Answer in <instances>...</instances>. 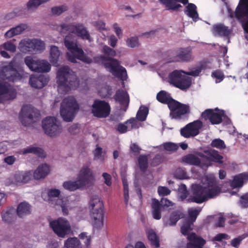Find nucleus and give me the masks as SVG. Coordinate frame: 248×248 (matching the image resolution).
<instances>
[{
	"instance_id": "nucleus-32",
	"label": "nucleus",
	"mask_w": 248,
	"mask_h": 248,
	"mask_svg": "<svg viewBox=\"0 0 248 248\" xmlns=\"http://www.w3.org/2000/svg\"><path fill=\"white\" fill-rule=\"evenodd\" d=\"M151 208L153 218L156 220L160 219L161 218V211L163 208L161 207L159 201L155 198L152 199Z\"/></svg>"
},
{
	"instance_id": "nucleus-64",
	"label": "nucleus",
	"mask_w": 248,
	"mask_h": 248,
	"mask_svg": "<svg viewBox=\"0 0 248 248\" xmlns=\"http://www.w3.org/2000/svg\"><path fill=\"white\" fill-rule=\"evenodd\" d=\"M60 194V191L57 189H49L48 192V196L49 198L58 197Z\"/></svg>"
},
{
	"instance_id": "nucleus-51",
	"label": "nucleus",
	"mask_w": 248,
	"mask_h": 248,
	"mask_svg": "<svg viewBox=\"0 0 248 248\" xmlns=\"http://www.w3.org/2000/svg\"><path fill=\"white\" fill-rule=\"evenodd\" d=\"M67 10V6L62 5L58 7H54L51 8V12L53 15L59 16L63 12Z\"/></svg>"
},
{
	"instance_id": "nucleus-55",
	"label": "nucleus",
	"mask_w": 248,
	"mask_h": 248,
	"mask_svg": "<svg viewBox=\"0 0 248 248\" xmlns=\"http://www.w3.org/2000/svg\"><path fill=\"white\" fill-rule=\"evenodd\" d=\"M212 76L216 79L217 83L222 81L224 78L223 73L219 70L213 72L212 73Z\"/></svg>"
},
{
	"instance_id": "nucleus-9",
	"label": "nucleus",
	"mask_w": 248,
	"mask_h": 248,
	"mask_svg": "<svg viewBox=\"0 0 248 248\" xmlns=\"http://www.w3.org/2000/svg\"><path fill=\"white\" fill-rule=\"evenodd\" d=\"M61 32L68 31L76 34L83 40L91 41V36L86 28L82 23H72L61 25Z\"/></svg>"
},
{
	"instance_id": "nucleus-38",
	"label": "nucleus",
	"mask_w": 248,
	"mask_h": 248,
	"mask_svg": "<svg viewBox=\"0 0 248 248\" xmlns=\"http://www.w3.org/2000/svg\"><path fill=\"white\" fill-rule=\"evenodd\" d=\"M34 39H28L22 40L19 44V47L23 52H29L33 50Z\"/></svg>"
},
{
	"instance_id": "nucleus-10",
	"label": "nucleus",
	"mask_w": 248,
	"mask_h": 248,
	"mask_svg": "<svg viewBox=\"0 0 248 248\" xmlns=\"http://www.w3.org/2000/svg\"><path fill=\"white\" fill-rule=\"evenodd\" d=\"M42 128L45 133L50 137H55L61 133L62 126L54 117H47L42 121Z\"/></svg>"
},
{
	"instance_id": "nucleus-15",
	"label": "nucleus",
	"mask_w": 248,
	"mask_h": 248,
	"mask_svg": "<svg viewBox=\"0 0 248 248\" xmlns=\"http://www.w3.org/2000/svg\"><path fill=\"white\" fill-rule=\"evenodd\" d=\"M92 107V114L97 118H106L110 112L109 104L104 100H95Z\"/></svg>"
},
{
	"instance_id": "nucleus-52",
	"label": "nucleus",
	"mask_w": 248,
	"mask_h": 248,
	"mask_svg": "<svg viewBox=\"0 0 248 248\" xmlns=\"http://www.w3.org/2000/svg\"><path fill=\"white\" fill-rule=\"evenodd\" d=\"M3 48L11 52H14L16 50V46L11 42H6L0 46V49Z\"/></svg>"
},
{
	"instance_id": "nucleus-37",
	"label": "nucleus",
	"mask_w": 248,
	"mask_h": 248,
	"mask_svg": "<svg viewBox=\"0 0 248 248\" xmlns=\"http://www.w3.org/2000/svg\"><path fill=\"white\" fill-rule=\"evenodd\" d=\"M182 161L187 164L194 166H200L201 163V160L198 156L191 154L184 156Z\"/></svg>"
},
{
	"instance_id": "nucleus-14",
	"label": "nucleus",
	"mask_w": 248,
	"mask_h": 248,
	"mask_svg": "<svg viewBox=\"0 0 248 248\" xmlns=\"http://www.w3.org/2000/svg\"><path fill=\"white\" fill-rule=\"evenodd\" d=\"M25 63L29 68L38 73L48 72L51 69L50 64L45 60H34L30 56L25 58Z\"/></svg>"
},
{
	"instance_id": "nucleus-2",
	"label": "nucleus",
	"mask_w": 248,
	"mask_h": 248,
	"mask_svg": "<svg viewBox=\"0 0 248 248\" xmlns=\"http://www.w3.org/2000/svg\"><path fill=\"white\" fill-rule=\"evenodd\" d=\"M157 100L164 104H167L170 110V116L172 119H180L182 116L190 112L188 105L182 104L173 99L170 94L162 90L156 95Z\"/></svg>"
},
{
	"instance_id": "nucleus-43",
	"label": "nucleus",
	"mask_w": 248,
	"mask_h": 248,
	"mask_svg": "<svg viewBox=\"0 0 248 248\" xmlns=\"http://www.w3.org/2000/svg\"><path fill=\"white\" fill-rule=\"evenodd\" d=\"M188 4L187 6L186 7V15L192 18L193 20L195 21H197V19H198V14L196 10L197 7L193 3H187Z\"/></svg>"
},
{
	"instance_id": "nucleus-60",
	"label": "nucleus",
	"mask_w": 248,
	"mask_h": 248,
	"mask_svg": "<svg viewBox=\"0 0 248 248\" xmlns=\"http://www.w3.org/2000/svg\"><path fill=\"white\" fill-rule=\"evenodd\" d=\"M80 126L78 124H74L68 127V130L70 134L75 135L79 131Z\"/></svg>"
},
{
	"instance_id": "nucleus-20",
	"label": "nucleus",
	"mask_w": 248,
	"mask_h": 248,
	"mask_svg": "<svg viewBox=\"0 0 248 248\" xmlns=\"http://www.w3.org/2000/svg\"><path fill=\"white\" fill-rule=\"evenodd\" d=\"M81 239H85L84 242L86 248H89L91 244L90 237L87 236L86 232H82L79 235ZM64 246L66 248H81V244L79 240L76 237L68 238L65 242Z\"/></svg>"
},
{
	"instance_id": "nucleus-28",
	"label": "nucleus",
	"mask_w": 248,
	"mask_h": 248,
	"mask_svg": "<svg viewBox=\"0 0 248 248\" xmlns=\"http://www.w3.org/2000/svg\"><path fill=\"white\" fill-rule=\"evenodd\" d=\"M15 212L14 208L12 207L7 208L1 213L2 220L8 224L15 221L16 217Z\"/></svg>"
},
{
	"instance_id": "nucleus-13",
	"label": "nucleus",
	"mask_w": 248,
	"mask_h": 248,
	"mask_svg": "<svg viewBox=\"0 0 248 248\" xmlns=\"http://www.w3.org/2000/svg\"><path fill=\"white\" fill-rule=\"evenodd\" d=\"M22 76V71L16 70L11 64L0 67V77L3 80L15 82L20 80Z\"/></svg>"
},
{
	"instance_id": "nucleus-3",
	"label": "nucleus",
	"mask_w": 248,
	"mask_h": 248,
	"mask_svg": "<svg viewBox=\"0 0 248 248\" xmlns=\"http://www.w3.org/2000/svg\"><path fill=\"white\" fill-rule=\"evenodd\" d=\"M57 83L58 90L66 93L71 89H76L79 85V81L76 75L68 66H63L57 73Z\"/></svg>"
},
{
	"instance_id": "nucleus-24",
	"label": "nucleus",
	"mask_w": 248,
	"mask_h": 248,
	"mask_svg": "<svg viewBox=\"0 0 248 248\" xmlns=\"http://www.w3.org/2000/svg\"><path fill=\"white\" fill-rule=\"evenodd\" d=\"M49 78L44 75L39 76L31 75L30 78L29 83L31 86L34 88L41 89L47 84Z\"/></svg>"
},
{
	"instance_id": "nucleus-45",
	"label": "nucleus",
	"mask_w": 248,
	"mask_h": 248,
	"mask_svg": "<svg viewBox=\"0 0 248 248\" xmlns=\"http://www.w3.org/2000/svg\"><path fill=\"white\" fill-rule=\"evenodd\" d=\"M193 223L189 221L185 220L181 227V232L185 236H188L190 232L193 230Z\"/></svg>"
},
{
	"instance_id": "nucleus-50",
	"label": "nucleus",
	"mask_w": 248,
	"mask_h": 248,
	"mask_svg": "<svg viewBox=\"0 0 248 248\" xmlns=\"http://www.w3.org/2000/svg\"><path fill=\"white\" fill-rule=\"evenodd\" d=\"M163 147L166 151L175 152L178 150L179 146L175 143L169 142L164 143Z\"/></svg>"
},
{
	"instance_id": "nucleus-7",
	"label": "nucleus",
	"mask_w": 248,
	"mask_h": 248,
	"mask_svg": "<svg viewBox=\"0 0 248 248\" xmlns=\"http://www.w3.org/2000/svg\"><path fill=\"white\" fill-rule=\"evenodd\" d=\"M185 74L186 72L183 70L173 71L169 75V82L182 90H186L190 87L191 80Z\"/></svg>"
},
{
	"instance_id": "nucleus-25",
	"label": "nucleus",
	"mask_w": 248,
	"mask_h": 248,
	"mask_svg": "<svg viewBox=\"0 0 248 248\" xmlns=\"http://www.w3.org/2000/svg\"><path fill=\"white\" fill-rule=\"evenodd\" d=\"M159 2L164 5L167 10H177L182 6L180 4H177V2H180L184 5L188 2V0H159Z\"/></svg>"
},
{
	"instance_id": "nucleus-34",
	"label": "nucleus",
	"mask_w": 248,
	"mask_h": 248,
	"mask_svg": "<svg viewBox=\"0 0 248 248\" xmlns=\"http://www.w3.org/2000/svg\"><path fill=\"white\" fill-rule=\"evenodd\" d=\"M60 54L61 52L58 47L55 46H51L49 61L53 66H59L58 61Z\"/></svg>"
},
{
	"instance_id": "nucleus-30",
	"label": "nucleus",
	"mask_w": 248,
	"mask_h": 248,
	"mask_svg": "<svg viewBox=\"0 0 248 248\" xmlns=\"http://www.w3.org/2000/svg\"><path fill=\"white\" fill-rule=\"evenodd\" d=\"M248 181V173H242L234 177L233 180L231 182V186L233 188L242 187L245 181Z\"/></svg>"
},
{
	"instance_id": "nucleus-42",
	"label": "nucleus",
	"mask_w": 248,
	"mask_h": 248,
	"mask_svg": "<svg viewBox=\"0 0 248 248\" xmlns=\"http://www.w3.org/2000/svg\"><path fill=\"white\" fill-rule=\"evenodd\" d=\"M183 217V213L180 211H175L172 212L170 216L169 220L166 223V226H174L177 221Z\"/></svg>"
},
{
	"instance_id": "nucleus-17",
	"label": "nucleus",
	"mask_w": 248,
	"mask_h": 248,
	"mask_svg": "<svg viewBox=\"0 0 248 248\" xmlns=\"http://www.w3.org/2000/svg\"><path fill=\"white\" fill-rule=\"evenodd\" d=\"M229 17H235L239 22H242L243 18L248 16V0H240L234 12L231 9H228Z\"/></svg>"
},
{
	"instance_id": "nucleus-4",
	"label": "nucleus",
	"mask_w": 248,
	"mask_h": 248,
	"mask_svg": "<svg viewBox=\"0 0 248 248\" xmlns=\"http://www.w3.org/2000/svg\"><path fill=\"white\" fill-rule=\"evenodd\" d=\"M91 210V217L94 228L101 229L103 226L104 217V204L100 197L97 195L91 197L89 202Z\"/></svg>"
},
{
	"instance_id": "nucleus-62",
	"label": "nucleus",
	"mask_w": 248,
	"mask_h": 248,
	"mask_svg": "<svg viewBox=\"0 0 248 248\" xmlns=\"http://www.w3.org/2000/svg\"><path fill=\"white\" fill-rule=\"evenodd\" d=\"M160 204L161 207L164 210L165 209V208L169 207L170 206H172L173 205V203L171 201L167 199L164 198L161 199V200L160 202Z\"/></svg>"
},
{
	"instance_id": "nucleus-48",
	"label": "nucleus",
	"mask_w": 248,
	"mask_h": 248,
	"mask_svg": "<svg viewBox=\"0 0 248 248\" xmlns=\"http://www.w3.org/2000/svg\"><path fill=\"white\" fill-rule=\"evenodd\" d=\"M200 212V210L194 209L188 211L189 218L186 219V221H189L193 223L195 221L196 218Z\"/></svg>"
},
{
	"instance_id": "nucleus-18",
	"label": "nucleus",
	"mask_w": 248,
	"mask_h": 248,
	"mask_svg": "<svg viewBox=\"0 0 248 248\" xmlns=\"http://www.w3.org/2000/svg\"><path fill=\"white\" fill-rule=\"evenodd\" d=\"M224 112L217 108L215 109H207L201 114V117L205 121H209L212 124H218L222 123Z\"/></svg>"
},
{
	"instance_id": "nucleus-6",
	"label": "nucleus",
	"mask_w": 248,
	"mask_h": 248,
	"mask_svg": "<svg viewBox=\"0 0 248 248\" xmlns=\"http://www.w3.org/2000/svg\"><path fill=\"white\" fill-rule=\"evenodd\" d=\"M166 61L168 62H183L192 61L194 57L190 47H181L175 50H169L166 52Z\"/></svg>"
},
{
	"instance_id": "nucleus-27",
	"label": "nucleus",
	"mask_w": 248,
	"mask_h": 248,
	"mask_svg": "<svg viewBox=\"0 0 248 248\" xmlns=\"http://www.w3.org/2000/svg\"><path fill=\"white\" fill-rule=\"evenodd\" d=\"M50 172V168L46 164L39 165L33 173L35 179L39 180L45 178Z\"/></svg>"
},
{
	"instance_id": "nucleus-22",
	"label": "nucleus",
	"mask_w": 248,
	"mask_h": 248,
	"mask_svg": "<svg viewBox=\"0 0 248 248\" xmlns=\"http://www.w3.org/2000/svg\"><path fill=\"white\" fill-rule=\"evenodd\" d=\"M188 242L186 248H203L206 241L201 236H198L194 232H192L187 237Z\"/></svg>"
},
{
	"instance_id": "nucleus-59",
	"label": "nucleus",
	"mask_w": 248,
	"mask_h": 248,
	"mask_svg": "<svg viewBox=\"0 0 248 248\" xmlns=\"http://www.w3.org/2000/svg\"><path fill=\"white\" fill-rule=\"evenodd\" d=\"M8 91V87L0 80V103H3V99L1 96Z\"/></svg>"
},
{
	"instance_id": "nucleus-8",
	"label": "nucleus",
	"mask_w": 248,
	"mask_h": 248,
	"mask_svg": "<svg viewBox=\"0 0 248 248\" xmlns=\"http://www.w3.org/2000/svg\"><path fill=\"white\" fill-rule=\"evenodd\" d=\"M64 43L68 50L71 52H77L78 59L88 64L93 62L92 59L85 54L83 50L78 46L77 41L72 34H69L65 37Z\"/></svg>"
},
{
	"instance_id": "nucleus-35",
	"label": "nucleus",
	"mask_w": 248,
	"mask_h": 248,
	"mask_svg": "<svg viewBox=\"0 0 248 248\" xmlns=\"http://www.w3.org/2000/svg\"><path fill=\"white\" fill-rule=\"evenodd\" d=\"M22 154L26 155L29 153L34 154L40 157L46 156L45 153L42 148L40 147L29 146L22 150Z\"/></svg>"
},
{
	"instance_id": "nucleus-44",
	"label": "nucleus",
	"mask_w": 248,
	"mask_h": 248,
	"mask_svg": "<svg viewBox=\"0 0 248 248\" xmlns=\"http://www.w3.org/2000/svg\"><path fill=\"white\" fill-rule=\"evenodd\" d=\"M138 165L141 171L145 172L148 168V159L146 155H140L138 158Z\"/></svg>"
},
{
	"instance_id": "nucleus-61",
	"label": "nucleus",
	"mask_w": 248,
	"mask_h": 248,
	"mask_svg": "<svg viewBox=\"0 0 248 248\" xmlns=\"http://www.w3.org/2000/svg\"><path fill=\"white\" fill-rule=\"evenodd\" d=\"M175 176L180 179H184L187 178V173L181 169H177L175 171Z\"/></svg>"
},
{
	"instance_id": "nucleus-1",
	"label": "nucleus",
	"mask_w": 248,
	"mask_h": 248,
	"mask_svg": "<svg viewBox=\"0 0 248 248\" xmlns=\"http://www.w3.org/2000/svg\"><path fill=\"white\" fill-rule=\"evenodd\" d=\"M103 55L94 57L96 62H100L104 67L113 75L120 78L122 80H126L127 78L125 68L120 65V62L112 57L116 55L115 50L107 46L103 47Z\"/></svg>"
},
{
	"instance_id": "nucleus-58",
	"label": "nucleus",
	"mask_w": 248,
	"mask_h": 248,
	"mask_svg": "<svg viewBox=\"0 0 248 248\" xmlns=\"http://www.w3.org/2000/svg\"><path fill=\"white\" fill-rule=\"evenodd\" d=\"M163 161V158L161 155H156L152 160L151 165L155 167L159 165Z\"/></svg>"
},
{
	"instance_id": "nucleus-39",
	"label": "nucleus",
	"mask_w": 248,
	"mask_h": 248,
	"mask_svg": "<svg viewBox=\"0 0 248 248\" xmlns=\"http://www.w3.org/2000/svg\"><path fill=\"white\" fill-rule=\"evenodd\" d=\"M31 212V206L28 203L23 202H21L17 206L16 213L18 217H23L29 214Z\"/></svg>"
},
{
	"instance_id": "nucleus-23",
	"label": "nucleus",
	"mask_w": 248,
	"mask_h": 248,
	"mask_svg": "<svg viewBox=\"0 0 248 248\" xmlns=\"http://www.w3.org/2000/svg\"><path fill=\"white\" fill-rule=\"evenodd\" d=\"M93 178V172L88 166H83L79 171L78 179L84 186L90 184Z\"/></svg>"
},
{
	"instance_id": "nucleus-40",
	"label": "nucleus",
	"mask_w": 248,
	"mask_h": 248,
	"mask_svg": "<svg viewBox=\"0 0 248 248\" xmlns=\"http://www.w3.org/2000/svg\"><path fill=\"white\" fill-rule=\"evenodd\" d=\"M148 239L150 242L151 245L155 248H158L160 246L159 239L156 232L152 229L147 232Z\"/></svg>"
},
{
	"instance_id": "nucleus-47",
	"label": "nucleus",
	"mask_w": 248,
	"mask_h": 248,
	"mask_svg": "<svg viewBox=\"0 0 248 248\" xmlns=\"http://www.w3.org/2000/svg\"><path fill=\"white\" fill-rule=\"evenodd\" d=\"M211 146L219 149H222L226 148L225 144L224 141L220 139L213 140L211 143Z\"/></svg>"
},
{
	"instance_id": "nucleus-5",
	"label": "nucleus",
	"mask_w": 248,
	"mask_h": 248,
	"mask_svg": "<svg viewBox=\"0 0 248 248\" xmlns=\"http://www.w3.org/2000/svg\"><path fill=\"white\" fill-rule=\"evenodd\" d=\"M79 109V105L73 96L65 98L61 106L60 114L63 120L72 122Z\"/></svg>"
},
{
	"instance_id": "nucleus-53",
	"label": "nucleus",
	"mask_w": 248,
	"mask_h": 248,
	"mask_svg": "<svg viewBox=\"0 0 248 248\" xmlns=\"http://www.w3.org/2000/svg\"><path fill=\"white\" fill-rule=\"evenodd\" d=\"M246 237L245 234L239 236L233 239L231 241V245L235 248H238L241 241Z\"/></svg>"
},
{
	"instance_id": "nucleus-46",
	"label": "nucleus",
	"mask_w": 248,
	"mask_h": 248,
	"mask_svg": "<svg viewBox=\"0 0 248 248\" xmlns=\"http://www.w3.org/2000/svg\"><path fill=\"white\" fill-rule=\"evenodd\" d=\"M149 112V108L145 106H141L137 113V118L141 122L144 121Z\"/></svg>"
},
{
	"instance_id": "nucleus-12",
	"label": "nucleus",
	"mask_w": 248,
	"mask_h": 248,
	"mask_svg": "<svg viewBox=\"0 0 248 248\" xmlns=\"http://www.w3.org/2000/svg\"><path fill=\"white\" fill-rule=\"evenodd\" d=\"M40 113L30 105L23 106L19 113V118L23 125L29 126L34 120V118H38Z\"/></svg>"
},
{
	"instance_id": "nucleus-57",
	"label": "nucleus",
	"mask_w": 248,
	"mask_h": 248,
	"mask_svg": "<svg viewBox=\"0 0 248 248\" xmlns=\"http://www.w3.org/2000/svg\"><path fill=\"white\" fill-rule=\"evenodd\" d=\"M127 45L130 47H134L139 46V39L137 37H133L128 39L127 41Z\"/></svg>"
},
{
	"instance_id": "nucleus-29",
	"label": "nucleus",
	"mask_w": 248,
	"mask_h": 248,
	"mask_svg": "<svg viewBox=\"0 0 248 248\" xmlns=\"http://www.w3.org/2000/svg\"><path fill=\"white\" fill-rule=\"evenodd\" d=\"M28 26L26 24H20L16 27L12 28L4 34L6 38H11L15 35H17L22 33L24 31L27 30Z\"/></svg>"
},
{
	"instance_id": "nucleus-49",
	"label": "nucleus",
	"mask_w": 248,
	"mask_h": 248,
	"mask_svg": "<svg viewBox=\"0 0 248 248\" xmlns=\"http://www.w3.org/2000/svg\"><path fill=\"white\" fill-rule=\"evenodd\" d=\"M34 42L33 50L42 51L45 49V44L43 41L37 39H34Z\"/></svg>"
},
{
	"instance_id": "nucleus-11",
	"label": "nucleus",
	"mask_w": 248,
	"mask_h": 248,
	"mask_svg": "<svg viewBox=\"0 0 248 248\" xmlns=\"http://www.w3.org/2000/svg\"><path fill=\"white\" fill-rule=\"evenodd\" d=\"M49 224L54 233L60 237H64L70 233L71 230L70 223L63 217L51 221Z\"/></svg>"
},
{
	"instance_id": "nucleus-16",
	"label": "nucleus",
	"mask_w": 248,
	"mask_h": 248,
	"mask_svg": "<svg viewBox=\"0 0 248 248\" xmlns=\"http://www.w3.org/2000/svg\"><path fill=\"white\" fill-rule=\"evenodd\" d=\"M206 190L205 186L197 184L193 185L188 202L200 204L206 201Z\"/></svg>"
},
{
	"instance_id": "nucleus-54",
	"label": "nucleus",
	"mask_w": 248,
	"mask_h": 248,
	"mask_svg": "<svg viewBox=\"0 0 248 248\" xmlns=\"http://www.w3.org/2000/svg\"><path fill=\"white\" fill-rule=\"evenodd\" d=\"M239 204L242 208H248V193L240 197Z\"/></svg>"
},
{
	"instance_id": "nucleus-63",
	"label": "nucleus",
	"mask_w": 248,
	"mask_h": 248,
	"mask_svg": "<svg viewBox=\"0 0 248 248\" xmlns=\"http://www.w3.org/2000/svg\"><path fill=\"white\" fill-rule=\"evenodd\" d=\"M3 95H4V96L7 98V100H13L16 98V92L15 90H10L8 88V92L4 94Z\"/></svg>"
},
{
	"instance_id": "nucleus-26",
	"label": "nucleus",
	"mask_w": 248,
	"mask_h": 248,
	"mask_svg": "<svg viewBox=\"0 0 248 248\" xmlns=\"http://www.w3.org/2000/svg\"><path fill=\"white\" fill-rule=\"evenodd\" d=\"M205 153L209 155V156H206L202 153H199V155L202 157H205L206 158L212 161L218 163L219 164L223 163V156L218 154V151L215 150H211L209 151H205Z\"/></svg>"
},
{
	"instance_id": "nucleus-36",
	"label": "nucleus",
	"mask_w": 248,
	"mask_h": 248,
	"mask_svg": "<svg viewBox=\"0 0 248 248\" xmlns=\"http://www.w3.org/2000/svg\"><path fill=\"white\" fill-rule=\"evenodd\" d=\"M214 31L220 36L228 37L232 31L222 24H217L213 27Z\"/></svg>"
},
{
	"instance_id": "nucleus-56",
	"label": "nucleus",
	"mask_w": 248,
	"mask_h": 248,
	"mask_svg": "<svg viewBox=\"0 0 248 248\" xmlns=\"http://www.w3.org/2000/svg\"><path fill=\"white\" fill-rule=\"evenodd\" d=\"M157 192L160 196H165L169 195L171 191L166 186H159L157 189Z\"/></svg>"
},
{
	"instance_id": "nucleus-21",
	"label": "nucleus",
	"mask_w": 248,
	"mask_h": 248,
	"mask_svg": "<svg viewBox=\"0 0 248 248\" xmlns=\"http://www.w3.org/2000/svg\"><path fill=\"white\" fill-rule=\"evenodd\" d=\"M116 102H118L122 106V109L126 111L129 104L130 98L128 93L123 89L118 90L114 96Z\"/></svg>"
},
{
	"instance_id": "nucleus-33",
	"label": "nucleus",
	"mask_w": 248,
	"mask_h": 248,
	"mask_svg": "<svg viewBox=\"0 0 248 248\" xmlns=\"http://www.w3.org/2000/svg\"><path fill=\"white\" fill-rule=\"evenodd\" d=\"M32 178L31 171L17 172L15 173L14 178L17 183H26Z\"/></svg>"
},
{
	"instance_id": "nucleus-19",
	"label": "nucleus",
	"mask_w": 248,
	"mask_h": 248,
	"mask_svg": "<svg viewBox=\"0 0 248 248\" xmlns=\"http://www.w3.org/2000/svg\"><path fill=\"white\" fill-rule=\"evenodd\" d=\"M202 125V123L200 120L190 123L181 128V135L186 138L195 137L199 134L200 129H201Z\"/></svg>"
},
{
	"instance_id": "nucleus-31",
	"label": "nucleus",
	"mask_w": 248,
	"mask_h": 248,
	"mask_svg": "<svg viewBox=\"0 0 248 248\" xmlns=\"http://www.w3.org/2000/svg\"><path fill=\"white\" fill-rule=\"evenodd\" d=\"M206 187V200L214 198L221 192V188L213 182Z\"/></svg>"
},
{
	"instance_id": "nucleus-41",
	"label": "nucleus",
	"mask_w": 248,
	"mask_h": 248,
	"mask_svg": "<svg viewBox=\"0 0 248 248\" xmlns=\"http://www.w3.org/2000/svg\"><path fill=\"white\" fill-rule=\"evenodd\" d=\"M63 186L65 189L71 191H73L84 187L82 184L78 179L74 182L70 181L64 182L63 183Z\"/></svg>"
}]
</instances>
